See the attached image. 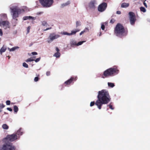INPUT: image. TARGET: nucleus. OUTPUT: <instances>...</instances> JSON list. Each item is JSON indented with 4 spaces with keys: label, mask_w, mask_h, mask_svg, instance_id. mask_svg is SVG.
Listing matches in <instances>:
<instances>
[{
    "label": "nucleus",
    "mask_w": 150,
    "mask_h": 150,
    "mask_svg": "<svg viewBox=\"0 0 150 150\" xmlns=\"http://www.w3.org/2000/svg\"><path fill=\"white\" fill-rule=\"evenodd\" d=\"M140 8L141 11L143 12H145L146 11V9L144 7H140Z\"/></svg>",
    "instance_id": "33"
},
{
    "label": "nucleus",
    "mask_w": 150,
    "mask_h": 150,
    "mask_svg": "<svg viewBox=\"0 0 150 150\" xmlns=\"http://www.w3.org/2000/svg\"><path fill=\"white\" fill-rule=\"evenodd\" d=\"M5 139L8 141L12 142L17 139H19L17 137V136L16 135V134L14 133L11 135H8L5 138Z\"/></svg>",
    "instance_id": "8"
},
{
    "label": "nucleus",
    "mask_w": 150,
    "mask_h": 150,
    "mask_svg": "<svg viewBox=\"0 0 150 150\" xmlns=\"http://www.w3.org/2000/svg\"><path fill=\"white\" fill-rule=\"evenodd\" d=\"M116 13L117 14H120L121 13L120 11H117L116 12Z\"/></svg>",
    "instance_id": "49"
},
{
    "label": "nucleus",
    "mask_w": 150,
    "mask_h": 150,
    "mask_svg": "<svg viewBox=\"0 0 150 150\" xmlns=\"http://www.w3.org/2000/svg\"><path fill=\"white\" fill-rule=\"evenodd\" d=\"M6 105H9L10 104V100H7L6 101Z\"/></svg>",
    "instance_id": "40"
},
{
    "label": "nucleus",
    "mask_w": 150,
    "mask_h": 150,
    "mask_svg": "<svg viewBox=\"0 0 150 150\" xmlns=\"http://www.w3.org/2000/svg\"><path fill=\"white\" fill-rule=\"evenodd\" d=\"M5 106L2 103H0V113L2 112V109L5 107Z\"/></svg>",
    "instance_id": "28"
},
{
    "label": "nucleus",
    "mask_w": 150,
    "mask_h": 150,
    "mask_svg": "<svg viewBox=\"0 0 150 150\" xmlns=\"http://www.w3.org/2000/svg\"><path fill=\"white\" fill-rule=\"evenodd\" d=\"M127 33V30L124 29L122 25L120 23L117 24L115 30V33L116 36L122 38L126 36Z\"/></svg>",
    "instance_id": "3"
},
{
    "label": "nucleus",
    "mask_w": 150,
    "mask_h": 150,
    "mask_svg": "<svg viewBox=\"0 0 150 150\" xmlns=\"http://www.w3.org/2000/svg\"><path fill=\"white\" fill-rule=\"evenodd\" d=\"M0 25L2 26L5 29L10 28V23L8 21L6 20L0 22Z\"/></svg>",
    "instance_id": "10"
},
{
    "label": "nucleus",
    "mask_w": 150,
    "mask_h": 150,
    "mask_svg": "<svg viewBox=\"0 0 150 150\" xmlns=\"http://www.w3.org/2000/svg\"><path fill=\"white\" fill-rule=\"evenodd\" d=\"M19 47L18 46H15L11 48L10 50V52H13L15 50L18 49Z\"/></svg>",
    "instance_id": "23"
},
{
    "label": "nucleus",
    "mask_w": 150,
    "mask_h": 150,
    "mask_svg": "<svg viewBox=\"0 0 150 150\" xmlns=\"http://www.w3.org/2000/svg\"><path fill=\"white\" fill-rule=\"evenodd\" d=\"M23 67H24L26 68H28V64H27L26 63L24 62L23 64Z\"/></svg>",
    "instance_id": "34"
},
{
    "label": "nucleus",
    "mask_w": 150,
    "mask_h": 150,
    "mask_svg": "<svg viewBox=\"0 0 150 150\" xmlns=\"http://www.w3.org/2000/svg\"><path fill=\"white\" fill-rule=\"evenodd\" d=\"M35 17H33L31 16H26L23 17V20H26L28 19H32L35 20L36 19Z\"/></svg>",
    "instance_id": "16"
},
{
    "label": "nucleus",
    "mask_w": 150,
    "mask_h": 150,
    "mask_svg": "<svg viewBox=\"0 0 150 150\" xmlns=\"http://www.w3.org/2000/svg\"><path fill=\"white\" fill-rule=\"evenodd\" d=\"M49 30L48 29V28H47L46 29H45L44 30V31H46V30Z\"/></svg>",
    "instance_id": "51"
},
{
    "label": "nucleus",
    "mask_w": 150,
    "mask_h": 150,
    "mask_svg": "<svg viewBox=\"0 0 150 150\" xmlns=\"http://www.w3.org/2000/svg\"><path fill=\"white\" fill-rule=\"evenodd\" d=\"M142 1L145 2L146 0H142Z\"/></svg>",
    "instance_id": "54"
},
{
    "label": "nucleus",
    "mask_w": 150,
    "mask_h": 150,
    "mask_svg": "<svg viewBox=\"0 0 150 150\" xmlns=\"http://www.w3.org/2000/svg\"><path fill=\"white\" fill-rule=\"evenodd\" d=\"M42 12H41L40 13H39V14L42 13Z\"/></svg>",
    "instance_id": "56"
},
{
    "label": "nucleus",
    "mask_w": 150,
    "mask_h": 150,
    "mask_svg": "<svg viewBox=\"0 0 150 150\" xmlns=\"http://www.w3.org/2000/svg\"><path fill=\"white\" fill-rule=\"evenodd\" d=\"M103 78H104V77L103 76Z\"/></svg>",
    "instance_id": "58"
},
{
    "label": "nucleus",
    "mask_w": 150,
    "mask_h": 150,
    "mask_svg": "<svg viewBox=\"0 0 150 150\" xmlns=\"http://www.w3.org/2000/svg\"><path fill=\"white\" fill-rule=\"evenodd\" d=\"M129 5V3H125L122 4L121 5V7L122 8H126L128 7Z\"/></svg>",
    "instance_id": "22"
},
{
    "label": "nucleus",
    "mask_w": 150,
    "mask_h": 150,
    "mask_svg": "<svg viewBox=\"0 0 150 150\" xmlns=\"http://www.w3.org/2000/svg\"><path fill=\"white\" fill-rule=\"evenodd\" d=\"M6 50V46L3 45V46L1 48L0 50V52L1 54L5 52Z\"/></svg>",
    "instance_id": "18"
},
{
    "label": "nucleus",
    "mask_w": 150,
    "mask_h": 150,
    "mask_svg": "<svg viewBox=\"0 0 150 150\" xmlns=\"http://www.w3.org/2000/svg\"><path fill=\"white\" fill-rule=\"evenodd\" d=\"M40 3L44 7H49L51 6L53 2V0H39Z\"/></svg>",
    "instance_id": "7"
},
{
    "label": "nucleus",
    "mask_w": 150,
    "mask_h": 150,
    "mask_svg": "<svg viewBox=\"0 0 150 150\" xmlns=\"http://www.w3.org/2000/svg\"><path fill=\"white\" fill-rule=\"evenodd\" d=\"M9 8L13 19L16 21L18 20L17 18L20 14L23 12L27 11L29 10L28 8L26 6H23L20 8L18 3H14L10 5Z\"/></svg>",
    "instance_id": "2"
},
{
    "label": "nucleus",
    "mask_w": 150,
    "mask_h": 150,
    "mask_svg": "<svg viewBox=\"0 0 150 150\" xmlns=\"http://www.w3.org/2000/svg\"><path fill=\"white\" fill-rule=\"evenodd\" d=\"M108 87L112 88L115 86V84L113 83L108 82Z\"/></svg>",
    "instance_id": "21"
},
{
    "label": "nucleus",
    "mask_w": 150,
    "mask_h": 150,
    "mask_svg": "<svg viewBox=\"0 0 150 150\" xmlns=\"http://www.w3.org/2000/svg\"><path fill=\"white\" fill-rule=\"evenodd\" d=\"M143 4H144V6L146 7L147 8V4H146V3L144 1V2H143Z\"/></svg>",
    "instance_id": "48"
},
{
    "label": "nucleus",
    "mask_w": 150,
    "mask_h": 150,
    "mask_svg": "<svg viewBox=\"0 0 150 150\" xmlns=\"http://www.w3.org/2000/svg\"><path fill=\"white\" fill-rule=\"evenodd\" d=\"M3 35V32L1 29H0V36H2Z\"/></svg>",
    "instance_id": "42"
},
{
    "label": "nucleus",
    "mask_w": 150,
    "mask_h": 150,
    "mask_svg": "<svg viewBox=\"0 0 150 150\" xmlns=\"http://www.w3.org/2000/svg\"><path fill=\"white\" fill-rule=\"evenodd\" d=\"M60 37L59 35L56 34L55 33H53L50 34L49 35L47 38V41L48 43H50L54 40L57 39Z\"/></svg>",
    "instance_id": "6"
},
{
    "label": "nucleus",
    "mask_w": 150,
    "mask_h": 150,
    "mask_svg": "<svg viewBox=\"0 0 150 150\" xmlns=\"http://www.w3.org/2000/svg\"><path fill=\"white\" fill-rule=\"evenodd\" d=\"M40 57L38 58H37L34 61H35L36 62H37L40 61Z\"/></svg>",
    "instance_id": "37"
},
{
    "label": "nucleus",
    "mask_w": 150,
    "mask_h": 150,
    "mask_svg": "<svg viewBox=\"0 0 150 150\" xmlns=\"http://www.w3.org/2000/svg\"><path fill=\"white\" fill-rule=\"evenodd\" d=\"M119 72L117 67L115 66L105 70L103 72V75L105 77L112 76L117 74Z\"/></svg>",
    "instance_id": "4"
},
{
    "label": "nucleus",
    "mask_w": 150,
    "mask_h": 150,
    "mask_svg": "<svg viewBox=\"0 0 150 150\" xmlns=\"http://www.w3.org/2000/svg\"><path fill=\"white\" fill-rule=\"evenodd\" d=\"M115 20H114L112 19L110 21V23H113L114 22Z\"/></svg>",
    "instance_id": "50"
},
{
    "label": "nucleus",
    "mask_w": 150,
    "mask_h": 150,
    "mask_svg": "<svg viewBox=\"0 0 150 150\" xmlns=\"http://www.w3.org/2000/svg\"><path fill=\"white\" fill-rule=\"evenodd\" d=\"M8 57L9 58H10V57L9 56H8Z\"/></svg>",
    "instance_id": "57"
},
{
    "label": "nucleus",
    "mask_w": 150,
    "mask_h": 150,
    "mask_svg": "<svg viewBox=\"0 0 150 150\" xmlns=\"http://www.w3.org/2000/svg\"><path fill=\"white\" fill-rule=\"evenodd\" d=\"M2 127L4 129H7L8 128V126L6 124H4L2 125Z\"/></svg>",
    "instance_id": "25"
},
{
    "label": "nucleus",
    "mask_w": 150,
    "mask_h": 150,
    "mask_svg": "<svg viewBox=\"0 0 150 150\" xmlns=\"http://www.w3.org/2000/svg\"><path fill=\"white\" fill-rule=\"evenodd\" d=\"M129 14V18L130 23L131 25H133L136 21L135 14L134 13L132 12H130Z\"/></svg>",
    "instance_id": "9"
},
{
    "label": "nucleus",
    "mask_w": 150,
    "mask_h": 150,
    "mask_svg": "<svg viewBox=\"0 0 150 150\" xmlns=\"http://www.w3.org/2000/svg\"><path fill=\"white\" fill-rule=\"evenodd\" d=\"M60 56V54L59 52H57L55 53L53 55V56L56 57V58H59Z\"/></svg>",
    "instance_id": "24"
},
{
    "label": "nucleus",
    "mask_w": 150,
    "mask_h": 150,
    "mask_svg": "<svg viewBox=\"0 0 150 150\" xmlns=\"http://www.w3.org/2000/svg\"><path fill=\"white\" fill-rule=\"evenodd\" d=\"M86 42V41H82L79 42L78 43H77L76 46H78L79 45H81L84 42Z\"/></svg>",
    "instance_id": "31"
},
{
    "label": "nucleus",
    "mask_w": 150,
    "mask_h": 150,
    "mask_svg": "<svg viewBox=\"0 0 150 150\" xmlns=\"http://www.w3.org/2000/svg\"><path fill=\"white\" fill-rule=\"evenodd\" d=\"M79 30H80L78 29H75L72 30L71 31V33H70L71 35L75 34L76 32L79 31Z\"/></svg>",
    "instance_id": "19"
},
{
    "label": "nucleus",
    "mask_w": 150,
    "mask_h": 150,
    "mask_svg": "<svg viewBox=\"0 0 150 150\" xmlns=\"http://www.w3.org/2000/svg\"><path fill=\"white\" fill-rule=\"evenodd\" d=\"M30 27L29 26H28L27 28V33H28L30 31Z\"/></svg>",
    "instance_id": "41"
},
{
    "label": "nucleus",
    "mask_w": 150,
    "mask_h": 150,
    "mask_svg": "<svg viewBox=\"0 0 150 150\" xmlns=\"http://www.w3.org/2000/svg\"><path fill=\"white\" fill-rule=\"evenodd\" d=\"M84 33H85V32L84 31V30L82 31L80 33V35H82Z\"/></svg>",
    "instance_id": "46"
},
{
    "label": "nucleus",
    "mask_w": 150,
    "mask_h": 150,
    "mask_svg": "<svg viewBox=\"0 0 150 150\" xmlns=\"http://www.w3.org/2000/svg\"><path fill=\"white\" fill-rule=\"evenodd\" d=\"M39 78L38 77H36L35 78L34 81L35 82H37L38 81Z\"/></svg>",
    "instance_id": "38"
},
{
    "label": "nucleus",
    "mask_w": 150,
    "mask_h": 150,
    "mask_svg": "<svg viewBox=\"0 0 150 150\" xmlns=\"http://www.w3.org/2000/svg\"><path fill=\"white\" fill-rule=\"evenodd\" d=\"M13 109L14 112L16 113H17L18 110V107L16 105H14V106Z\"/></svg>",
    "instance_id": "26"
},
{
    "label": "nucleus",
    "mask_w": 150,
    "mask_h": 150,
    "mask_svg": "<svg viewBox=\"0 0 150 150\" xmlns=\"http://www.w3.org/2000/svg\"><path fill=\"white\" fill-rule=\"evenodd\" d=\"M85 32H88L89 31V29L88 28H86L83 30Z\"/></svg>",
    "instance_id": "36"
},
{
    "label": "nucleus",
    "mask_w": 150,
    "mask_h": 150,
    "mask_svg": "<svg viewBox=\"0 0 150 150\" xmlns=\"http://www.w3.org/2000/svg\"><path fill=\"white\" fill-rule=\"evenodd\" d=\"M61 34L62 35H66L69 36H70L71 34H70V33H68L66 32H63L62 33H61Z\"/></svg>",
    "instance_id": "32"
},
{
    "label": "nucleus",
    "mask_w": 150,
    "mask_h": 150,
    "mask_svg": "<svg viewBox=\"0 0 150 150\" xmlns=\"http://www.w3.org/2000/svg\"><path fill=\"white\" fill-rule=\"evenodd\" d=\"M46 75L47 76H49L50 75V71H48L46 73Z\"/></svg>",
    "instance_id": "44"
},
{
    "label": "nucleus",
    "mask_w": 150,
    "mask_h": 150,
    "mask_svg": "<svg viewBox=\"0 0 150 150\" xmlns=\"http://www.w3.org/2000/svg\"><path fill=\"white\" fill-rule=\"evenodd\" d=\"M42 25L44 26L47 27L48 25V24L45 21H42Z\"/></svg>",
    "instance_id": "30"
},
{
    "label": "nucleus",
    "mask_w": 150,
    "mask_h": 150,
    "mask_svg": "<svg viewBox=\"0 0 150 150\" xmlns=\"http://www.w3.org/2000/svg\"><path fill=\"white\" fill-rule=\"evenodd\" d=\"M105 26L104 24H101V28L103 30H104L105 29Z\"/></svg>",
    "instance_id": "39"
},
{
    "label": "nucleus",
    "mask_w": 150,
    "mask_h": 150,
    "mask_svg": "<svg viewBox=\"0 0 150 150\" xmlns=\"http://www.w3.org/2000/svg\"><path fill=\"white\" fill-rule=\"evenodd\" d=\"M48 28V29L49 30H50L52 29V27H49V28Z\"/></svg>",
    "instance_id": "53"
},
{
    "label": "nucleus",
    "mask_w": 150,
    "mask_h": 150,
    "mask_svg": "<svg viewBox=\"0 0 150 150\" xmlns=\"http://www.w3.org/2000/svg\"><path fill=\"white\" fill-rule=\"evenodd\" d=\"M107 6V4L106 3H103L100 5L98 7V11L100 12L104 11L106 9Z\"/></svg>",
    "instance_id": "12"
},
{
    "label": "nucleus",
    "mask_w": 150,
    "mask_h": 150,
    "mask_svg": "<svg viewBox=\"0 0 150 150\" xmlns=\"http://www.w3.org/2000/svg\"><path fill=\"white\" fill-rule=\"evenodd\" d=\"M7 109L10 111H12V109L11 108H7Z\"/></svg>",
    "instance_id": "45"
},
{
    "label": "nucleus",
    "mask_w": 150,
    "mask_h": 150,
    "mask_svg": "<svg viewBox=\"0 0 150 150\" xmlns=\"http://www.w3.org/2000/svg\"><path fill=\"white\" fill-rule=\"evenodd\" d=\"M70 3V1H68L62 4L61 5L62 7H64L65 6H67Z\"/></svg>",
    "instance_id": "20"
},
{
    "label": "nucleus",
    "mask_w": 150,
    "mask_h": 150,
    "mask_svg": "<svg viewBox=\"0 0 150 150\" xmlns=\"http://www.w3.org/2000/svg\"><path fill=\"white\" fill-rule=\"evenodd\" d=\"M16 147L12 143H5L0 147V150H16Z\"/></svg>",
    "instance_id": "5"
},
{
    "label": "nucleus",
    "mask_w": 150,
    "mask_h": 150,
    "mask_svg": "<svg viewBox=\"0 0 150 150\" xmlns=\"http://www.w3.org/2000/svg\"><path fill=\"white\" fill-rule=\"evenodd\" d=\"M8 19L7 15L6 13H2L0 14V22H1Z\"/></svg>",
    "instance_id": "14"
},
{
    "label": "nucleus",
    "mask_w": 150,
    "mask_h": 150,
    "mask_svg": "<svg viewBox=\"0 0 150 150\" xmlns=\"http://www.w3.org/2000/svg\"><path fill=\"white\" fill-rule=\"evenodd\" d=\"M81 25V22L79 21H77L76 22V26L77 27Z\"/></svg>",
    "instance_id": "29"
},
{
    "label": "nucleus",
    "mask_w": 150,
    "mask_h": 150,
    "mask_svg": "<svg viewBox=\"0 0 150 150\" xmlns=\"http://www.w3.org/2000/svg\"><path fill=\"white\" fill-rule=\"evenodd\" d=\"M96 4V1L95 0L91 1L89 4L88 6L90 8H94L95 7V5Z\"/></svg>",
    "instance_id": "15"
},
{
    "label": "nucleus",
    "mask_w": 150,
    "mask_h": 150,
    "mask_svg": "<svg viewBox=\"0 0 150 150\" xmlns=\"http://www.w3.org/2000/svg\"><path fill=\"white\" fill-rule=\"evenodd\" d=\"M101 35V32H100L99 33V36H100Z\"/></svg>",
    "instance_id": "52"
},
{
    "label": "nucleus",
    "mask_w": 150,
    "mask_h": 150,
    "mask_svg": "<svg viewBox=\"0 0 150 150\" xmlns=\"http://www.w3.org/2000/svg\"><path fill=\"white\" fill-rule=\"evenodd\" d=\"M14 133L16 134V135L19 139L20 136L22 135L23 133V130L22 129L20 128Z\"/></svg>",
    "instance_id": "13"
},
{
    "label": "nucleus",
    "mask_w": 150,
    "mask_h": 150,
    "mask_svg": "<svg viewBox=\"0 0 150 150\" xmlns=\"http://www.w3.org/2000/svg\"><path fill=\"white\" fill-rule=\"evenodd\" d=\"M107 106H108L109 107V108L111 110H113L114 109V108H113L112 107V106L111 105H107Z\"/></svg>",
    "instance_id": "35"
},
{
    "label": "nucleus",
    "mask_w": 150,
    "mask_h": 150,
    "mask_svg": "<svg viewBox=\"0 0 150 150\" xmlns=\"http://www.w3.org/2000/svg\"><path fill=\"white\" fill-rule=\"evenodd\" d=\"M70 44L71 47H74V46H76L77 42L74 40H71L70 41Z\"/></svg>",
    "instance_id": "17"
},
{
    "label": "nucleus",
    "mask_w": 150,
    "mask_h": 150,
    "mask_svg": "<svg viewBox=\"0 0 150 150\" xmlns=\"http://www.w3.org/2000/svg\"><path fill=\"white\" fill-rule=\"evenodd\" d=\"M31 53L33 55H37L38 54L36 52H33Z\"/></svg>",
    "instance_id": "43"
},
{
    "label": "nucleus",
    "mask_w": 150,
    "mask_h": 150,
    "mask_svg": "<svg viewBox=\"0 0 150 150\" xmlns=\"http://www.w3.org/2000/svg\"><path fill=\"white\" fill-rule=\"evenodd\" d=\"M8 49L9 50V51H10V50L11 49L9 48H8Z\"/></svg>",
    "instance_id": "55"
},
{
    "label": "nucleus",
    "mask_w": 150,
    "mask_h": 150,
    "mask_svg": "<svg viewBox=\"0 0 150 150\" xmlns=\"http://www.w3.org/2000/svg\"><path fill=\"white\" fill-rule=\"evenodd\" d=\"M34 60H35L34 59H33V57H31L26 59L25 60V62H32Z\"/></svg>",
    "instance_id": "27"
},
{
    "label": "nucleus",
    "mask_w": 150,
    "mask_h": 150,
    "mask_svg": "<svg viewBox=\"0 0 150 150\" xmlns=\"http://www.w3.org/2000/svg\"><path fill=\"white\" fill-rule=\"evenodd\" d=\"M97 98L98 99L95 103L94 101L91 102L90 106H92L95 104L99 109H101V106L103 104L108 103L111 99L108 91L105 89L98 91Z\"/></svg>",
    "instance_id": "1"
},
{
    "label": "nucleus",
    "mask_w": 150,
    "mask_h": 150,
    "mask_svg": "<svg viewBox=\"0 0 150 150\" xmlns=\"http://www.w3.org/2000/svg\"><path fill=\"white\" fill-rule=\"evenodd\" d=\"M56 50L57 52H59V50L57 47H56Z\"/></svg>",
    "instance_id": "47"
},
{
    "label": "nucleus",
    "mask_w": 150,
    "mask_h": 150,
    "mask_svg": "<svg viewBox=\"0 0 150 150\" xmlns=\"http://www.w3.org/2000/svg\"><path fill=\"white\" fill-rule=\"evenodd\" d=\"M77 79V76L71 77L70 79L65 81L64 83L65 86L70 85L73 81H76Z\"/></svg>",
    "instance_id": "11"
}]
</instances>
